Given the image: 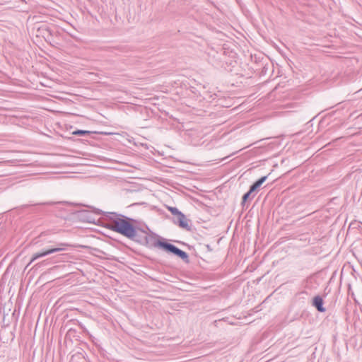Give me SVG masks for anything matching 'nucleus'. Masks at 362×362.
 Listing matches in <instances>:
<instances>
[{"label":"nucleus","mask_w":362,"mask_h":362,"mask_svg":"<svg viewBox=\"0 0 362 362\" xmlns=\"http://www.w3.org/2000/svg\"><path fill=\"white\" fill-rule=\"evenodd\" d=\"M106 217L110 221L107 225L108 228L130 240H137L136 219L115 212H107Z\"/></svg>","instance_id":"f257e3e1"},{"label":"nucleus","mask_w":362,"mask_h":362,"mask_svg":"<svg viewBox=\"0 0 362 362\" xmlns=\"http://www.w3.org/2000/svg\"><path fill=\"white\" fill-rule=\"evenodd\" d=\"M141 231L146 233L144 240L146 245L148 247H157L162 249L168 253L173 254L180 257L185 262H189V255L186 252L180 250L175 245L168 243L163 238L157 236L156 234L148 235L145 230Z\"/></svg>","instance_id":"f03ea898"},{"label":"nucleus","mask_w":362,"mask_h":362,"mask_svg":"<svg viewBox=\"0 0 362 362\" xmlns=\"http://www.w3.org/2000/svg\"><path fill=\"white\" fill-rule=\"evenodd\" d=\"M66 245H67V244H66V243H58L57 247H55L43 249L40 252L35 253L33 255L30 262L34 261L38 258L43 257L46 255L54 253V252L63 251L65 250V247Z\"/></svg>","instance_id":"7ed1b4c3"},{"label":"nucleus","mask_w":362,"mask_h":362,"mask_svg":"<svg viewBox=\"0 0 362 362\" xmlns=\"http://www.w3.org/2000/svg\"><path fill=\"white\" fill-rule=\"evenodd\" d=\"M173 223L187 231H190L192 229L191 226L189 224V220L187 219L185 215L182 212L179 214L176 218L173 220Z\"/></svg>","instance_id":"20e7f679"},{"label":"nucleus","mask_w":362,"mask_h":362,"mask_svg":"<svg viewBox=\"0 0 362 362\" xmlns=\"http://www.w3.org/2000/svg\"><path fill=\"white\" fill-rule=\"evenodd\" d=\"M324 302L321 296H317L313 300V305L320 313H324L326 311V308L323 306Z\"/></svg>","instance_id":"39448f33"},{"label":"nucleus","mask_w":362,"mask_h":362,"mask_svg":"<svg viewBox=\"0 0 362 362\" xmlns=\"http://www.w3.org/2000/svg\"><path fill=\"white\" fill-rule=\"evenodd\" d=\"M33 165L24 163V177L38 175L40 173L37 169L30 170Z\"/></svg>","instance_id":"423d86ee"},{"label":"nucleus","mask_w":362,"mask_h":362,"mask_svg":"<svg viewBox=\"0 0 362 362\" xmlns=\"http://www.w3.org/2000/svg\"><path fill=\"white\" fill-rule=\"evenodd\" d=\"M267 175L263 176L260 177L259 180L255 181L250 187V188L252 189V191H256L258 188L260 187V186L267 180Z\"/></svg>","instance_id":"0eeeda50"},{"label":"nucleus","mask_w":362,"mask_h":362,"mask_svg":"<svg viewBox=\"0 0 362 362\" xmlns=\"http://www.w3.org/2000/svg\"><path fill=\"white\" fill-rule=\"evenodd\" d=\"M92 132H90V131H86V130H80V129H78V130H76V131H74L72 134L73 135H76V136H86V135H89Z\"/></svg>","instance_id":"6e6552de"},{"label":"nucleus","mask_w":362,"mask_h":362,"mask_svg":"<svg viewBox=\"0 0 362 362\" xmlns=\"http://www.w3.org/2000/svg\"><path fill=\"white\" fill-rule=\"evenodd\" d=\"M254 192V191H252V189L250 188L249 191L244 194L242 199V204L244 205L245 202H247V200L250 198L251 194Z\"/></svg>","instance_id":"1a4fd4ad"},{"label":"nucleus","mask_w":362,"mask_h":362,"mask_svg":"<svg viewBox=\"0 0 362 362\" xmlns=\"http://www.w3.org/2000/svg\"><path fill=\"white\" fill-rule=\"evenodd\" d=\"M168 209L171 212L172 214H173L176 216H177L179 215V214L181 213V211H179L176 207L169 206Z\"/></svg>","instance_id":"9d476101"},{"label":"nucleus","mask_w":362,"mask_h":362,"mask_svg":"<svg viewBox=\"0 0 362 362\" xmlns=\"http://www.w3.org/2000/svg\"><path fill=\"white\" fill-rule=\"evenodd\" d=\"M22 288H23V279L21 280L20 281V289H19V294L21 293V291L22 290Z\"/></svg>","instance_id":"9b49d317"}]
</instances>
